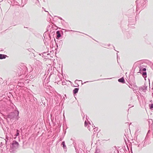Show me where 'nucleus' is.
Wrapping results in <instances>:
<instances>
[{
    "instance_id": "1",
    "label": "nucleus",
    "mask_w": 153,
    "mask_h": 153,
    "mask_svg": "<svg viewBox=\"0 0 153 153\" xmlns=\"http://www.w3.org/2000/svg\"><path fill=\"white\" fill-rule=\"evenodd\" d=\"M19 112L18 110H15L13 112L10 113L8 115L9 118L10 119H18Z\"/></svg>"
},
{
    "instance_id": "2",
    "label": "nucleus",
    "mask_w": 153,
    "mask_h": 153,
    "mask_svg": "<svg viewBox=\"0 0 153 153\" xmlns=\"http://www.w3.org/2000/svg\"><path fill=\"white\" fill-rule=\"evenodd\" d=\"M19 144L18 143L16 140H14L10 145V150L11 151H15L18 148Z\"/></svg>"
},
{
    "instance_id": "3",
    "label": "nucleus",
    "mask_w": 153,
    "mask_h": 153,
    "mask_svg": "<svg viewBox=\"0 0 153 153\" xmlns=\"http://www.w3.org/2000/svg\"><path fill=\"white\" fill-rule=\"evenodd\" d=\"M139 72L142 74V75L144 78H146L147 77V74L146 71H143L142 69V66H140L139 67Z\"/></svg>"
},
{
    "instance_id": "4",
    "label": "nucleus",
    "mask_w": 153,
    "mask_h": 153,
    "mask_svg": "<svg viewBox=\"0 0 153 153\" xmlns=\"http://www.w3.org/2000/svg\"><path fill=\"white\" fill-rule=\"evenodd\" d=\"M36 65L40 69H41L42 68V63L39 60H37L35 63Z\"/></svg>"
},
{
    "instance_id": "5",
    "label": "nucleus",
    "mask_w": 153,
    "mask_h": 153,
    "mask_svg": "<svg viewBox=\"0 0 153 153\" xmlns=\"http://www.w3.org/2000/svg\"><path fill=\"white\" fill-rule=\"evenodd\" d=\"M141 6L144 8L146 7L145 4L147 2V0H140Z\"/></svg>"
},
{
    "instance_id": "6",
    "label": "nucleus",
    "mask_w": 153,
    "mask_h": 153,
    "mask_svg": "<svg viewBox=\"0 0 153 153\" xmlns=\"http://www.w3.org/2000/svg\"><path fill=\"white\" fill-rule=\"evenodd\" d=\"M56 38L57 39H59V38L61 37V35L60 32V31H57L56 32Z\"/></svg>"
},
{
    "instance_id": "7",
    "label": "nucleus",
    "mask_w": 153,
    "mask_h": 153,
    "mask_svg": "<svg viewBox=\"0 0 153 153\" xmlns=\"http://www.w3.org/2000/svg\"><path fill=\"white\" fill-rule=\"evenodd\" d=\"M147 87L145 85L143 86L142 87H140L139 88V90H142L144 91H145L146 90Z\"/></svg>"
},
{
    "instance_id": "8",
    "label": "nucleus",
    "mask_w": 153,
    "mask_h": 153,
    "mask_svg": "<svg viewBox=\"0 0 153 153\" xmlns=\"http://www.w3.org/2000/svg\"><path fill=\"white\" fill-rule=\"evenodd\" d=\"M7 57V55L2 54H0V59H5Z\"/></svg>"
},
{
    "instance_id": "9",
    "label": "nucleus",
    "mask_w": 153,
    "mask_h": 153,
    "mask_svg": "<svg viewBox=\"0 0 153 153\" xmlns=\"http://www.w3.org/2000/svg\"><path fill=\"white\" fill-rule=\"evenodd\" d=\"M118 81L119 82L124 83L125 82V80L123 77L121 78L118 79Z\"/></svg>"
},
{
    "instance_id": "10",
    "label": "nucleus",
    "mask_w": 153,
    "mask_h": 153,
    "mask_svg": "<svg viewBox=\"0 0 153 153\" xmlns=\"http://www.w3.org/2000/svg\"><path fill=\"white\" fill-rule=\"evenodd\" d=\"M79 88H74L73 90V93L74 94H75L78 93Z\"/></svg>"
},
{
    "instance_id": "11",
    "label": "nucleus",
    "mask_w": 153,
    "mask_h": 153,
    "mask_svg": "<svg viewBox=\"0 0 153 153\" xmlns=\"http://www.w3.org/2000/svg\"><path fill=\"white\" fill-rule=\"evenodd\" d=\"M62 147L64 149H66V146L65 145V142L64 141H62Z\"/></svg>"
},
{
    "instance_id": "12",
    "label": "nucleus",
    "mask_w": 153,
    "mask_h": 153,
    "mask_svg": "<svg viewBox=\"0 0 153 153\" xmlns=\"http://www.w3.org/2000/svg\"><path fill=\"white\" fill-rule=\"evenodd\" d=\"M148 122L149 123V125L150 126L152 125L153 123V120L152 119H149L148 120Z\"/></svg>"
},
{
    "instance_id": "13",
    "label": "nucleus",
    "mask_w": 153,
    "mask_h": 153,
    "mask_svg": "<svg viewBox=\"0 0 153 153\" xmlns=\"http://www.w3.org/2000/svg\"><path fill=\"white\" fill-rule=\"evenodd\" d=\"M136 3L137 8L136 10L138 9V6H139V1L138 0H137L136 1Z\"/></svg>"
},
{
    "instance_id": "14",
    "label": "nucleus",
    "mask_w": 153,
    "mask_h": 153,
    "mask_svg": "<svg viewBox=\"0 0 153 153\" xmlns=\"http://www.w3.org/2000/svg\"><path fill=\"white\" fill-rule=\"evenodd\" d=\"M149 106L150 109H152L153 108V103H152L150 104H149Z\"/></svg>"
},
{
    "instance_id": "15",
    "label": "nucleus",
    "mask_w": 153,
    "mask_h": 153,
    "mask_svg": "<svg viewBox=\"0 0 153 153\" xmlns=\"http://www.w3.org/2000/svg\"><path fill=\"white\" fill-rule=\"evenodd\" d=\"M10 79L8 78V79H7H7H6V84L7 85H9V84H10V83L9 82H7V81H8V80H9V79Z\"/></svg>"
},
{
    "instance_id": "16",
    "label": "nucleus",
    "mask_w": 153,
    "mask_h": 153,
    "mask_svg": "<svg viewBox=\"0 0 153 153\" xmlns=\"http://www.w3.org/2000/svg\"><path fill=\"white\" fill-rule=\"evenodd\" d=\"M17 132L16 134V136H18L19 135V131L18 130H17Z\"/></svg>"
},
{
    "instance_id": "17",
    "label": "nucleus",
    "mask_w": 153,
    "mask_h": 153,
    "mask_svg": "<svg viewBox=\"0 0 153 153\" xmlns=\"http://www.w3.org/2000/svg\"><path fill=\"white\" fill-rule=\"evenodd\" d=\"M142 71H146V68H143V67H142Z\"/></svg>"
},
{
    "instance_id": "18",
    "label": "nucleus",
    "mask_w": 153,
    "mask_h": 153,
    "mask_svg": "<svg viewBox=\"0 0 153 153\" xmlns=\"http://www.w3.org/2000/svg\"><path fill=\"white\" fill-rule=\"evenodd\" d=\"M112 78H105V79H98V80H103V79H111Z\"/></svg>"
},
{
    "instance_id": "19",
    "label": "nucleus",
    "mask_w": 153,
    "mask_h": 153,
    "mask_svg": "<svg viewBox=\"0 0 153 153\" xmlns=\"http://www.w3.org/2000/svg\"><path fill=\"white\" fill-rule=\"evenodd\" d=\"M128 106L130 107L129 108V109L131 107H133L134 106V105H131V104H129V105H128Z\"/></svg>"
},
{
    "instance_id": "20",
    "label": "nucleus",
    "mask_w": 153,
    "mask_h": 153,
    "mask_svg": "<svg viewBox=\"0 0 153 153\" xmlns=\"http://www.w3.org/2000/svg\"><path fill=\"white\" fill-rule=\"evenodd\" d=\"M87 125V123L86 121H85V126H86Z\"/></svg>"
},
{
    "instance_id": "21",
    "label": "nucleus",
    "mask_w": 153,
    "mask_h": 153,
    "mask_svg": "<svg viewBox=\"0 0 153 153\" xmlns=\"http://www.w3.org/2000/svg\"><path fill=\"white\" fill-rule=\"evenodd\" d=\"M65 31H74V30H65Z\"/></svg>"
},
{
    "instance_id": "22",
    "label": "nucleus",
    "mask_w": 153,
    "mask_h": 153,
    "mask_svg": "<svg viewBox=\"0 0 153 153\" xmlns=\"http://www.w3.org/2000/svg\"><path fill=\"white\" fill-rule=\"evenodd\" d=\"M93 129L94 130V131H95V132L96 131H97V129H96V128H94Z\"/></svg>"
},
{
    "instance_id": "23",
    "label": "nucleus",
    "mask_w": 153,
    "mask_h": 153,
    "mask_svg": "<svg viewBox=\"0 0 153 153\" xmlns=\"http://www.w3.org/2000/svg\"><path fill=\"white\" fill-rule=\"evenodd\" d=\"M88 129L89 131H90V129H90V126H88Z\"/></svg>"
},
{
    "instance_id": "24",
    "label": "nucleus",
    "mask_w": 153,
    "mask_h": 153,
    "mask_svg": "<svg viewBox=\"0 0 153 153\" xmlns=\"http://www.w3.org/2000/svg\"><path fill=\"white\" fill-rule=\"evenodd\" d=\"M137 19H138V16H136V21H137Z\"/></svg>"
},
{
    "instance_id": "25",
    "label": "nucleus",
    "mask_w": 153,
    "mask_h": 153,
    "mask_svg": "<svg viewBox=\"0 0 153 153\" xmlns=\"http://www.w3.org/2000/svg\"><path fill=\"white\" fill-rule=\"evenodd\" d=\"M129 87L130 88H132V85H130V86H129Z\"/></svg>"
},
{
    "instance_id": "26",
    "label": "nucleus",
    "mask_w": 153,
    "mask_h": 153,
    "mask_svg": "<svg viewBox=\"0 0 153 153\" xmlns=\"http://www.w3.org/2000/svg\"><path fill=\"white\" fill-rule=\"evenodd\" d=\"M59 19H60L61 20H62V19L61 17H59Z\"/></svg>"
},
{
    "instance_id": "27",
    "label": "nucleus",
    "mask_w": 153,
    "mask_h": 153,
    "mask_svg": "<svg viewBox=\"0 0 153 153\" xmlns=\"http://www.w3.org/2000/svg\"><path fill=\"white\" fill-rule=\"evenodd\" d=\"M89 82L88 81H86V82H84V83H86L87 82Z\"/></svg>"
},
{
    "instance_id": "28",
    "label": "nucleus",
    "mask_w": 153,
    "mask_h": 153,
    "mask_svg": "<svg viewBox=\"0 0 153 153\" xmlns=\"http://www.w3.org/2000/svg\"><path fill=\"white\" fill-rule=\"evenodd\" d=\"M2 142H1V146H2Z\"/></svg>"
},
{
    "instance_id": "29",
    "label": "nucleus",
    "mask_w": 153,
    "mask_h": 153,
    "mask_svg": "<svg viewBox=\"0 0 153 153\" xmlns=\"http://www.w3.org/2000/svg\"><path fill=\"white\" fill-rule=\"evenodd\" d=\"M2 142H1V146H2Z\"/></svg>"
},
{
    "instance_id": "30",
    "label": "nucleus",
    "mask_w": 153,
    "mask_h": 153,
    "mask_svg": "<svg viewBox=\"0 0 153 153\" xmlns=\"http://www.w3.org/2000/svg\"><path fill=\"white\" fill-rule=\"evenodd\" d=\"M93 133H94V134H95V133H96V131H95H95H94V132H93Z\"/></svg>"
},
{
    "instance_id": "31",
    "label": "nucleus",
    "mask_w": 153,
    "mask_h": 153,
    "mask_svg": "<svg viewBox=\"0 0 153 153\" xmlns=\"http://www.w3.org/2000/svg\"><path fill=\"white\" fill-rule=\"evenodd\" d=\"M131 100H132V97H131Z\"/></svg>"
},
{
    "instance_id": "32",
    "label": "nucleus",
    "mask_w": 153,
    "mask_h": 153,
    "mask_svg": "<svg viewBox=\"0 0 153 153\" xmlns=\"http://www.w3.org/2000/svg\"><path fill=\"white\" fill-rule=\"evenodd\" d=\"M78 81V80H76L75 81V82H76V81Z\"/></svg>"
},
{
    "instance_id": "33",
    "label": "nucleus",
    "mask_w": 153,
    "mask_h": 153,
    "mask_svg": "<svg viewBox=\"0 0 153 153\" xmlns=\"http://www.w3.org/2000/svg\"><path fill=\"white\" fill-rule=\"evenodd\" d=\"M117 59H118V56H117Z\"/></svg>"
},
{
    "instance_id": "34",
    "label": "nucleus",
    "mask_w": 153,
    "mask_h": 153,
    "mask_svg": "<svg viewBox=\"0 0 153 153\" xmlns=\"http://www.w3.org/2000/svg\"><path fill=\"white\" fill-rule=\"evenodd\" d=\"M137 98H138V99L139 100V98H139V97H138V95H137Z\"/></svg>"
},
{
    "instance_id": "35",
    "label": "nucleus",
    "mask_w": 153,
    "mask_h": 153,
    "mask_svg": "<svg viewBox=\"0 0 153 153\" xmlns=\"http://www.w3.org/2000/svg\"><path fill=\"white\" fill-rule=\"evenodd\" d=\"M139 146H140V144H139V145H138V147H139Z\"/></svg>"
},
{
    "instance_id": "36",
    "label": "nucleus",
    "mask_w": 153,
    "mask_h": 153,
    "mask_svg": "<svg viewBox=\"0 0 153 153\" xmlns=\"http://www.w3.org/2000/svg\"><path fill=\"white\" fill-rule=\"evenodd\" d=\"M5 142H6V143L7 141H6V140H5Z\"/></svg>"
},
{
    "instance_id": "37",
    "label": "nucleus",
    "mask_w": 153,
    "mask_h": 153,
    "mask_svg": "<svg viewBox=\"0 0 153 153\" xmlns=\"http://www.w3.org/2000/svg\"><path fill=\"white\" fill-rule=\"evenodd\" d=\"M95 153H98L97 152V151H96Z\"/></svg>"
},
{
    "instance_id": "38",
    "label": "nucleus",
    "mask_w": 153,
    "mask_h": 153,
    "mask_svg": "<svg viewBox=\"0 0 153 153\" xmlns=\"http://www.w3.org/2000/svg\"><path fill=\"white\" fill-rule=\"evenodd\" d=\"M62 33H63V32L62 31H61Z\"/></svg>"
},
{
    "instance_id": "39",
    "label": "nucleus",
    "mask_w": 153,
    "mask_h": 153,
    "mask_svg": "<svg viewBox=\"0 0 153 153\" xmlns=\"http://www.w3.org/2000/svg\"><path fill=\"white\" fill-rule=\"evenodd\" d=\"M89 124H90V125H91V123H89Z\"/></svg>"
}]
</instances>
